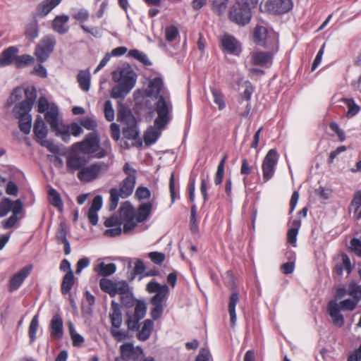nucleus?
<instances>
[{
	"label": "nucleus",
	"instance_id": "25",
	"mask_svg": "<svg viewBox=\"0 0 361 361\" xmlns=\"http://www.w3.org/2000/svg\"><path fill=\"white\" fill-rule=\"evenodd\" d=\"M117 120L118 121L125 124H132L136 122V118L133 114L131 110L123 106L121 102L118 106Z\"/></svg>",
	"mask_w": 361,
	"mask_h": 361
},
{
	"label": "nucleus",
	"instance_id": "4",
	"mask_svg": "<svg viewBox=\"0 0 361 361\" xmlns=\"http://www.w3.org/2000/svg\"><path fill=\"white\" fill-rule=\"evenodd\" d=\"M147 291L150 293H156L151 298L150 303L152 308L150 311L152 319L157 320L164 312V302L169 292V288L166 284L161 285L157 281H150L146 287Z\"/></svg>",
	"mask_w": 361,
	"mask_h": 361
},
{
	"label": "nucleus",
	"instance_id": "41",
	"mask_svg": "<svg viewBox=\"0 0 361 361\" xmlns=\"http://www.w3.org/2000/svg\"><path fill=\"white\" fill-rule=\"evenodd\" d=\"M163 129H157L154 126L147 130L144 135V141L146 145L154 144L160 136V131Z\"/></svg>",
	"mask_w": 361,
	"mask_h": 361
},
{
	"label": "nucleus",
	"instance_id": "57",
	"mask_svg": "<svg viewBox=\"0 0 361 361\" xmlns=\"http://www.w3.org/2000/svg\"><path fill=\"white\" fill-rule=\"evenodd\" d=\"M147 256L152 262L157 265H161L166 258L164 253L157 251L148 253Z\"/></svg>",
	"mask_w": 361,
	"mask_h": 361
},
{
	"label": "nucleus",
	"instance_id": "45",
	"mask_svg": "<svg viewBox=\"0 0 361 361\" xmlns=\"http://www.w3.org/2000/svg\"><path fill=\"white\" fill-rule=\"evenodd\" d=\"M197 208L193 204L190 209V229L192 234H197L200 232L199 225L197 220Z\"/></svg>",
	"mask_w": 361,
	"mask_h": 361
},
{
	"label": "nucleus",
	"instance_id": "22",
	"mask_svg": "<svg viewBox=\"0 0 361 361\" xmlns=\"http://www.w3.org/2000/svg\"><path fill=\"white\" fill-rule=\"evenodd\" d=\"M112 312L109 314L111 326L110 330L119 329L122 324V312L119 303L115 300L111 301Z\"/></svg>",
	"mask_w": 361,
	"mask_h": 361
},
{
	"label": "nucleus",
	"instance_id": "3",
	"mask_svg": "<svg viewBox=\"0 0 361 361\" xmlns=\"http://www.w3.org/2000/svg\"><path fill=\"white\" fill-rule=\"evenodd\" d=\"M24 92L25 99L22 102L16 104L13 109V114L16 118L25 117V116H31V111L33 104L37 99V90L35 87H27L24 90L20 87L14 88L6 100V106L11 107L16 102L19 101L23 97Z\"/></svg>",
	"mask_w": 361,
	"mask_h": 361
},
{
	"label": "nucleus",
	"instance_id": "55",
	"mask_svg": "<svg viewBox=\"0 0 361 361\" xmlns=\"http://www.w3.org/2000/svg\"><path fill=\"white\" fill-rule=\"evenodd\" d=\"M228 0H214L212 4V9L219 16L222 15L227 8Z\"/></svg>",
	"mask_w": 361,
	"mask_h": 361
},
{
	"label": "nucleus",
	"instance_id": "63",
	"mask_svg": "<svg viewBox=\"0 0 361 361\" xmlns=\"http://www.w3.org/2000/svg\"><path fill=\"white\" fill-rule=\"evenodd\" d=\"M63 126L65 128H67L68 129V131L71 133V135H72L75 137H78L83 132V130L82 128L80 123H78L76 122H73L71 123V125H67V126L63 125Z\"/></svg>",
	"mask_w": 361,
	"mask_h": 361
},
{
	"label": "nucleus",
	"instance_id": "58",
	"mask_svg": "<svg viewBox=\"0 0 361 361\" xmlns=\"http://www.w3.org/2000/svg\"><path fill=\"white\" fill-rule=\"evenodd\" d=\"M72 16L74 19L82 23L87 20L90 16V13L87 10L81 8L75 10Z\"/></svg>",
	"mask_w": 361,
	"mask_h": 361
},
{
	"label": "nucleus",
	"instance_id": "61",
	"mask_svg": "<svg viewBox=\"0 0 361 361\" xmlns=\"http://www.w3.org/2000/svg\"><path fill=\"white\" fill-rule=\"evenodd\" d=\"M178 33V30L175 25H170L165 29L166 39L171 42L176 38Z\"/></svg>",
	"mask_w": 361,
	"mask_h": 361
},
{
	"label": "nucleus",
	"instance_id": "8",
	"mask_svg": "<svg viewBox=\"0 0 361 361\" xmlns=\"http://www.w3.org/2000/svg\"><path fill=\"white\" fill-rule=\"evenodd\" d=\"M109 166L104 161L92 163L85 165L83 169L78 172L77 177L82 183H91L98 179L101 174L109 170Z\"/></svg>",
	"mask_w": 361,
	"mask_h": 361
},
{
	"label": "nucleus",
	"instance_id": "20",
	"mask_svg": "<svg viewBox=\"0 0 361 361\" xmlns=\"http://www.w3.org/2000/svg\"><path fill=\"white\" fill-rule=\"evenodd\" d=\"M50 334L51 336L58 340L62 338L63 336V322L59 314H55L50 321Z\"/></svg>",
	"mask_w": 361,
	"mask_h": 361
},
{
	"label": "nucleus",
	"instance_id": "24",
	"mask_svg": "<svg viewBox=\"0 0 361 361\" xmlns=\"http://www.w3.org/2000/svg\"><path fill=\"white\" fill-rule=\"evenodd\" d=\"M164 82L160 77L152 79L145 90L146 97H157L163 88Z\"/></svg>",
	"mask_w": 361,
	"mask_h": 361
},
{
	"label": "nucleus",
	"instance_id": "40",
	"mask_svg": "<svg viewBox=\"0 0 361 361\" xmlns=\"http://www.w3.org/2000/svg\"><path fill=\"white\" fill-rule=\"evenodd\" d=\"M337 262L336 264L335 271H352L353 266L351 264L349 257L343 253L337 258Z\"/></svg>",
	"mask_w": 361,
	"mask_h": 361
},
{
	"label": "nucleus",
	"instance_id": "44",
	"mask_svg": "<svg viewBox=\"0 0 361 361\" xmlns=\"http://www.w3.org/2000/svg\"><path fill=\"white\" fill-rule=\"evenodd\" d=\"M228 155L226 154H224L217 166V171L216 172L214 177V183L216 185L221 184L223 181L225 171V163L226 161Z\"/></svg>",
	"mask_w": 361,
	"mask_h": 361
},
{
	"label": "nucleus",
	"instance_id": "64",
	"mask_svg": "<svg viewBox=\"0 0 361 361\" xmlns=\"http://www.w3.org/2000/svg\"><path fill=\"white\" fill-rule=\"evenodd\" d=\"M350 249L357 256L361 257V240L353 238L350 240Z\"/></svg>",
	"mask_w": 361,
	"mask_h": 361
},
{
	"label": "nucleus",
	"instance_id": "37",
	"mask_svg": "<svg viewBox=\"0 0 361 361\" xmlns=\"http://www.w3.org/2000/svg\"><path fill=\"white\" fill-rule=\"evenodd\" d=\"M118 294L120 295L121 302L123 306L127 308L134 306L137 299L133 297V292L129 290V286L127 282L125 290L122 293L119 291Z\"/></svg>",
	"mask_w": 361,
	"mask_h": 361
},
{
	"label": "nucleus",
	"instance_id": "14",
	"mask_svg": "<svg viewBox=\"0 0 361 361\" xmlns=\"http://www.w3.org/2000/svg\"><path fill=\"white\" fill-rule=\"evenodd\" d=\"M121 357L123 361H141L144 351L141 346H134L133 343H125L120 346Z\"/></svg>",
	"mask_w": 361,
	"mask_h": 361
},
{
	"label": "nucleus",
	"instance_id": "47",
	"mask_svg": "<svg viewBox=\"0 0 361 361\" xmlns=\"http://www.w3.org/2000/svg\"><path fill=\"white\" fill-rule=\"evenodd\" d=\"M39 327V314H36L33 316L29 326L28 334L30 343H33L36 340V334Z\"/></svg>",
	"mask_w": 361,
	"mask_h": 361
},
{
	"label": "nucleus",
	"instance_id": "54",
	"mask_svg": "<svg viewBox=\"0 0 361 361\" xmlns=\"http://www.w3.org/2000/svg\"><path fill=\"white\" fill-rule=\"evenodd\" d=\"M41 145L55 154L61 153V147L52 140H42Z\"/></svg>",
	"mask_w": 361,
	"mask_h": 361
},
{
	"label": "nucleus",
	"instance_id": "48",
	"mask_svg": "<svg viewBox=\"0 0 361 361\" xmlns=\"http://www.w3.org/2000/svg\"><path fill=\"white\" fill-rule=\"evenodd\" d=\"M19 123V128L22 133L27 135L30 133L32 126V116H25V117L17 118Z\"/></svg>",
	"mask_w": 361,
	"mask_h": 361
},
{
	"label": "nucleus",
	"instance_id": "26",
	"mask_svg": "<svg viewBox=\"0 0 361 361\" xmlns=\"http://www.w3.org/2000/svg\"><path fill=\"white\" fill-rule=\"evenodd\" d=\"M127 126L123 128V137L128 140H135L138 146H142V141L140 137V132L137 129V122L132 124H126Z\"/></svg>",
	"mask_w": 361,
	"mask_h": 361
},
{
	"label": "nucleus",
	"instance_id": "19",
	"mask_svg": "<svg viewBox=\"0 0 361 361\" xmlns=\"http://www.w3.org/2000/svg\"><path fill=\"white\" fill-rule=\"evenodd\" d=\"M62 0H44L39 3L36 8L35 17L44 18L54 8L58 6Z\"/></svg>",
	"mask_w": 361,
	"mask_h": 361
},
{
	"label": "nucleus",
	"instance_id": "56",
	"mask_svg": "<svg viewBox=\"0 0 361 361\" xmlns=\"http://www.w3.org/2000/svg\"><path fill=\"white\" fill-rule=\"evenodd\" d=\"M12 201L4 197L0 201V217L6 216L11 209Z\"/></svg>",
	"mask_w": 361,
	"mask_h": 361
},
{
	"label": "nucleus",
	"instance_id": "1",
	"mask_svg": "<svg viewBox=\"0 0 361 361\" xmlns=\"http://www.w3.org/2000/svg\"><path fill=\"white\" fill-rule=\"evenodd\" d=\"M112 80L117 83L111 91L113 99L123 100L135 87L137 74L129 64L118 66L111 73Z\"/></svg>",
	"mask_w": 361,
	"mask_h": 361
},
{
	"label": "nucleus",
	"instance_id": "5",
	"mask_svg": "<svg viewBox=\"0 0 361 361\" xmlns=\"http://www.w3.org/2000/svg\"><path fill=\"white\" fill-rule=\"evenodd\" d=\"M37 111L44 114V119L49 125L51 130H59L62 121L59 118V109L55 103H50L47 98L41 96L37 101Z\"/></svg>",
	"mask_w": 361,
	"mask_h": 361
},
{
	"label": "nucleus",
	"instance_id": "32",
	"mask_svg": "<svg viewBox=\"0 0 361 361\" xmlns=\"http://www.w3.org/2000/svg\"><path fill=\"white\" fill-rule=\"evenodd\" d=\"M120 218L123 220L136 219V213L133 206L129 202H126L119 208Z\"/></svg>",
	"mask_w": 361,
	"mask_h": 361
},
{
	"label": "nucleus",
	"instance_id": "27",
	"mask_svg": "<svg viewBox=\"0 0 361 361\" xmlns=\"http://www.w3.org/2000/svg\"><path fill=\"white\" fill-rule=\"evenodd\" d=\"M245 90L244 91L240 94V96L245 99L247 104L246 105V109L245 111L240 113V116L243 117H247L250 113L251 111V104H250V99L252 97V95L255 91V87L252 84L251 82L249 80H246L244 82Z\"/></svg>",
	"mask_w": 361,
	"mask_h": 361
},
{
	"label": "nucleus",
	"instance_id": "46",
	"mask_svg": "<svg viewBox=\"0 0 361 361\" xmlns=\"http://www.w3.org/2000/svg\"><path fill=\"white\" fill-rule=\"evenodd\" d=\"M25 37L29 39H34L39 35V27L36 20H33L27 25L25 31Z\"/></svg>",
	"mask_w": 361,
	"mask_h": 361
},
{
	"label": "nucleus",
	"instance_id": "49",
	"mask_svg": "<svg viewBox=\"0 0 361 361\" xmlns=\"http://www.w3.org/2000/svg\"><path fill=\"white\" fill-rule=\"evenodd\" d=\"M210 91L214 98V103L218 105L219 110H223L226 107V103L220 90L215 87H210Z\"/></svg>",
	"mask_w": 361,
	"mask_h": 361
},
{
	"label": "nucleus",
	"instance_id": "33",
	"mask_svg": "<svg viewBox=\"0 0 361 361\" xmlns=\"http://www.w3.org/2000/svg\"><path fill=\"white\" fill-rule=\"evenodd\" d=\"M301 220L300 219V216L293 220L292 222V226L290 228L288 229L287 233V241L290 245L295 246L296 241H297V236L299 232V230L301 226Z\"/></svg>",
	"mask_w": 361,
	"mask_h": 361
},
{
	"label": "nucleus",
	"instance_id": "53",
	"mask_svg": "<svg viewBox=\"0 0 361 361\" xmlns=\"http://www.w3.org/2000/svg\"><path fill=\"white\" fill-rule=\"evenodd\" d=\"M128 55L130 56L137 59V61H139L140 62L142 63L145 65H150L151 64L147 55L139 50L132 49L128 52Z\"/></svg>",
	"mask_w": 361,
	"mask_h": 361
},
{
	"label": "nucleus",
	"instance_id": "29",
	"mask_svg": "<svg viewBox=\"0 0 361 361\" xmlns=\"http://www.w3.org/2000/svg\"><path fill=\"white\" fill-rule=\"evenodd\" d=\"M69 20L67 15L56 16L52 22L53 30L60 35H64L68 32L69 27L66 25Z\"/></svg>",
	"mask_w": 361,
	"mask_h": 361
},
{
	"label": "nucleus",
	"instance_id": "42",
	"mask_svg": "<svg viewBox=\"0 0 361 361\" xmlns=\"http://www.w3.org/2000/svg\"><path fill=\"white\" fill-rule=\"evenodd\" d=\"M48 195L49 203L61 212L63 208V203L60 194L57 192L56 190L51 188L49 190Z\"/></svg>",
	"mask_w": 361,
	"mask_h": 361
},
{
	"label": "nucleus",
	"instance_id": "17",
	"mask_svg": "<svg viewBox=\"0 0 361 361\" xmlns=\"http://www.w3.org/2000/svg\"><path fill=\"white\" fill-rule=\"evenodd\" d=\"M221 43L224 51L229 54L239 56L241 53L240 42L231 35H224L221 39Z\"/></svg>",
	"mask_w": 361,
	"mask_h": 361
},
{
	"label": "nucleus",
	"instance_id": "28",
	"mask_svg": "<svg viewBox=\"0 0 361 361\" xmlns=\"http://www.w3.org/2000/svg\"><path fill=\"white\" fill-rule=\"evenodd\" d=\"M153 209V202L149 201L141 203L135 212L137 222L142 223L147 220Z\"/></svg>",
	"mask_w": 361,
	"mask_h": 361
},
{
	"label": "nucleus",
	"instance_id": "62",
	"mask_svg": "<svg viewBox=\"0 0 361 361\" xmlns=\"http://www.w3.org/2000/svg\"><path fill=\"white\" fill-rule=\"evenodd\" d=\"M111 335L117 341L121 342L129 338L128 331H121L119 329L110 330Z\"/></svg>",
	"mask_w": 361,
	"mask_h": 361
},
{
	"label": "nucleus",
	"instance_id": "50",
	"mask_svg": "<svg viewBox=\"0 0 361 361\" xmlns=\"http://www.w3.org/2000/svg\"><path fill=\"white\" fill-rule=\"evenodd\" d=\"M344 103L348 107V111L346 113V116L348 118L355 116L360 110V106L355 102L353 99H345Z\"/></svg>",
	"mask_w": 361,
	"mask_h": 361
},
{
	"label": "nucleus",
	"instance_id": "12",
	"mask_svg": "<svg viewBox=\"0 0 361 361\" xmlns=\"http://www.w3.org/2000/svg\"><path fill=\"white\" fill-rule=\"evenodd\" d=\"M279 157V155L276 149H271L265 155L262 164L264 182H267L274 176Z\"/></svg>",
	"mask_w": 361,
	"mask_h": 361
},
{
	"label": "nucleus",
	"instance_id": "35",
	"mask_svg": "<svg viewBox=\"0 0 361 361\" xmlns=\"http://www.w3.org/2000/svg\"><path fill=\"white\" fill-rule=\"evenodd\" d=\"M238 300L239 293L238 291L235 288L231 293L228 301V312L230 314L231 322L232 324H234L236 322L235 307Z\"/></svg>",
	"mask_w": 361,
	"mask_h": 361
},
{
	"label": "nucleus",
	"instance_id": "2",
	"mask_svg": "<svg viewBox=\"0 0 361 361\" xmlns=\"http://www.w3.org/2000/svg\"><path fill=\"white\" fill-rule=\"evenodd\" d=\"M123 171L126 177L120 183L118 188H112L109 190V209L111 212L117 207L120 197L126 199L133 194L136 184L137 170L135 169L126 162L123 166Z\"/></svg>",
	"mask_w": 361,
	"mask_h": 361
},
{
	"label": "nucleus",
	"instance_id": "11",
	"mask_svg": "<svg viewBox=\"0 0 361 361\" xmlns=\"http://www.w3.org/2000/svg\"><path fill=\"white\" fill-rule=\"evenodd\" d=\"M251 18V9L237 2L231 6L228 13L229 20L240 26L247 25L250 22Z\"/></svg>",
	"mask_w": 361,
	"mask_h": 361
},
{
	"label": "nucleus",
	"instance_id": "15",
	"mask_svg": "<svg viewBox=\"0 0 361 361\" xmlns=\"http://www.w3.org/2000/svg\"><path fill=\"white\" fill-rule=\"evenodd\" d=\"M80 151L87 154H92L97 152L99 146V139L94 133H89L85 139L76 144Z\"/></svg>",
	"mask_w": 361,
	"mask_h": 361
},
{
	"label": "nucleus",
	"instance_id": "38",
	"mask_svg": "<svg viewBox=\"0 0 361 361\" xmlns=\"http://www.w3.org/2000/svg\"><path fill=\"white\" fill-rule=\"evenodd\" d=\"M154 321L152 319H146L144 321L141 330L139 331L137 334V338L141 341H146L150 337L153 327Z\"/></svg>",
	"mask_w": 361,
	"mask_h": 361
},
{
	"label": "nucleus",
	"instance_id": "34",
	"mask_svg": "<svg viewBox=\"0 0 361 361\" xmlns=\"http://www.w3.org/2000/svg\"><path fill=\"white\" fill-rule=\"evenodd\" d=\"M252 62L255 66H264L271 61L272 56L269 52H255L251 56Z\"/></svg>",
	"mask_w": 361,
	"mask_h": 361
},
{
	"label": "nucleus",
	"instance_id": "23",
	"mask_svg": "<svg viewBox=\"0 0 361 361\" xmlns=\"http://www.w3.org/2000/svg\"><path fill=\"white\" fill-rule=\"evenodd\" d=\"M18 51V49L13 46L4 49L0 54V68L10 66L13 63H15V60Z\"/></svg>",
	"mask_w": 361,
	"mask_h": 361
},
{
	"label": "nucleus",
	"instance_id": "9",
	"mask_svg": "<svg viewBox=\"0 0 361 361\" xmlns=\"http://www.w3.org/2000/svg\"><path fill=\"white\" fill-rule=\"evenodd\" d=\"M255 42L266 48H273L278 44V37L274 32L261 25H257L254 30Z\"/></svg>",
	"mask_w": 361,
	"mask_h": 361
},
{
	"label": "nucleus",
	"instance_id": "36",
	"mask_svg": "<svg viewBox=\"0 0 361 361\" xmlns=\"http://www.w3.org/2000/svg\"><path fill=\"white\" fill-rule=\"evenodd\" d=\"M33 132L37 139L41 140L46 138L48 130L41 116H38L34 123Z\"/></svg>",
	"mask_w": 361,
	"mask_h": 361
},
{
	"label": "nucleus",
	"instance_id": "30",
	"mask_svg": "<svg viewBox=\"0 0 361 361\" xmlns=\"http://www.w3.org/2000/svg\"><path fill=\"white\" fill-rule=\"evenodd\" d=\"M30 272H16L13 274L8 282V290L13 293L21 286L25 279L28 276Z\"/></svg>",
	"mask_w": 361,
	"mask_h": 361
},
{
	"label": "nucleus",
	"instance_id": "18",
	"mask_svg": "<svg viewBox=\"0 0 361 361\" xmlns=\"http://www.w3.org/2000/svg\"><path fill=\"white\" fill-rule=\"evenodd\" d=\"M88 163L87 159L84 156L73 154L66 159V168L68 172L75 173L80 171Z\"/></svg>",
	"mask_w": 361,
	"mask_h": 361
},
{
	"label": "nucleus",
	"instance_id": "51",
	"mask_svg": "<svg viewBox=\"0 0 361 361\" xmlns=\"http://www.w3.org/2000/svg\"><path fill=\"white\" fill-rule=\"evenodd\" d=\"M147 312V305L144 300H136L134 317L142 319L145 317Z\"/></svg>",
	"mask_w": 361,
	"mask_h": 361
},
{
	"label": "nucleus",
	"instance_id": "60",
	"mask_svg": "<svg viewBox=\"0 0 361 361\" xmlns=\"http://www.w3.org/2000/svg\"><path fill=\"white\" fill-rule=\"evenodd\" d=\"M104 116L108 121H113L114 120V110L112 103L110 100H106L104 104Z\"/></svg>",
	"mask_w": 361,
	"mask_h": 361
},
{
	"label": "nucleus",
	"instance_id": "39",
	"mask_svg": "<svg viewBox=\"0 0 361 361\" xmlns=\"http://www.w3.org/2000/svg\"><path fill=\"white\" fill-rule=\"evenodd\" d=\"M73 274L74 272H66L63 276L61 286V291L63 295L69 293L75 284V279Z\"/></svg>",
	"mask_w": 361,
	"mask_h": 361
},
{
	"label": "nucleus",
	"instance_id": "52",
	"mask_svg": "<svg viewBox=\"0 0 361 361\" xmlns=\"http://www.w3.org/2000/svg\"><path fill=\"white\" fill-rule=\"evenodd\" d=\"M151 191L145 186H138L135 190V197L140 202L149 200L151 197Z\"/></svg>",
	"mask_w": 361,
	"mask_h": 361
},
{
	"label": "nucleus",
	"instance_id": "10",
	"mask_svg": "<svg viewBox=\"0 0 361 361\" xmlns=\"http://www.w3.org/2000/svg\"><path fill=\"white\" fill-rule=\"evenodd\" d=\"M114 273L115 272H99V274L104 276L99 281L100 288L103 292L108 293L111 297H115L119 291L122 293L126 287V281L123 280L116 282L106 278Z\"/></svg>",
	"mask_w": 361,
	"mask_h": 361
},
{
	"label": "nucleus",
	"instance_id": "43",
	"mask_svg": "<svg viewBox=\"0 0 361 361\" xmlns=\"http://www.w3.org/2000/svg\"><path fill=\"white\" fill-rule=\"evenodd\" d=\"M35 62L33 56L29 54L16 55L15 66L17 68H23L32 65Z\"/></svg>",
	"mask_w": 361,
	"mask_h": 361
},
{
	"label": "nucleus",
	"instance_id": "6",
	"mask_svg": "<svg viewBox=\"0 0 361 361\" xmlns=\"http://www.w3.org/2000/svg\"><path fill=\"white\" fill-rule=\"evenodd\" d=\"M154 111L157 114V117L154 121V127L157 129H164L173 118L171 102L163 95H160L158 101L155 103Z\"/></svg>",
	"mask_w": 361,
	"mask_h": 361
},
{
	"label": "nucleus",
	"instance_id": "59",
	"mask_svg": "<svg viewBox=\"0 0 361 361\" xmlns=\"http://www.w3.org/2000/svg\"><path fill=\"white\" fill-rule=\"evenodd\" d=\"M81 126L89 130H94L97 126V121L90 117L85 116L80 120Z\"/></svg>",
	"mask_w": 361,
	"mask_h": 361
},
{
	"label": "nucleus",
	"instance_id": "16",
	"mask_svg": "<svg viewBox=\"0 0 361 361\" xmlns=\"http://www.w3.org/2000/svg\"><path fill=\"white\" fill-rule=\"evenodd\" d=\"M265 6L272 14H283L293 8V3L292 0H268Z\"/></svg>",
	"mask_w": 361,
	"mask_h": 361
},
{
	"label": "nucleus",
	"instance_id": "31",
	"mask_svg": "<svg viewBox=\"0 0 361 361\" xmlns=\"http://www.w3.org/2000/svg\"><path fill=\"white\" fill-rule=\"evenodd\" d=\"M77 81L82 91L88 92L91 82V75L89 69L80 70L77 75Z\"/></svg>",
	"mask_w": 361,
	"mask_h": 361
},
{
	"label": "nucleus",
	"instance_id": "7",
	"mask_svg": "<svg viewBox=\"0 0 361 361\" xmlns=\"http://www.w3.org/2000/svg\"><path fill=\"white\" fill-rule=\"evenodd\" d=\"M357 304V300L350 298L341 301V305L336 300H330L328 304V312L332 318L334 324L339 327L343 326L345 321L343 315L341 313V310L352 311L356 307Z\"/></svg>",
	"mask_w": 361,
	"mask_h": 361
},
{
	"label": "nucleus",
	"instance_id": "13",
	"mask_svg": "<svg viewBox=\"0 0 361 361\" xmlns=\"http://www.w3.org/2000/svg\"><path fill=\"white\" fill-rule=\"evenodd\" d=\"M56 39L53 35H48L42 39L37 46L35 54L40 63L45 61L54 51Z\"/></svg>",
	"mask_w": 361,
	"mask_h": 361
},
{
	"label": "nucleus",
	"instance_id": "21",
	"mask_svg": "<svg viewBox=\"0 0 361 361\" xmlns=\"http://www.w3.org/2000/svg\"><path fill=\"white\" fill-rule=\"evenodd\" d=\"M69 231L66 223L61 222L56 232V239L58 244L64 245V254L69 255L71 252V245L67 238Z\"/></svg>",
	"mask_w": 361,
	"mask_h": 361
}]
</instances>
